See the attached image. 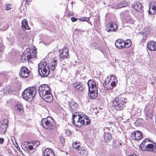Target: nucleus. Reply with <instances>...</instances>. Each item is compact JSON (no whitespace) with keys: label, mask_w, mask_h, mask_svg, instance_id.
<instances>
[{"label":"nucleus","mask_w":156,"mask_h":156,"mask_svg":"<svg viewBox=\"0 0 156 156\" xmlns=\"http://www.w3.org/2000/svg\"><path fill=\"white\" fill-rule=\"evenodd\" d=\"M38 93L40 96L45 101L51 102L53 101V97L51 93L49 86L46 84L40 85L38 88Z\"/></svg>","instance_id":"obj_1"},{"label":"nucleus","mask_w":156,"mask_h":156,"mask_svg":"<svg viewBox=\"0 0 156 156\" xmlns=\"http://www.w3.org/2000/svg\"><path fill=\"white\" fill-rule=\"evenodd\" d=\"M41 125L44 129L50 131L51 135H54L55 133L56 125L54 119L50 117L42 119Z\"/></svg>","instance_id":"obj_2"},{"label":"nucleus","mask_w":156,"mask_h":156,"mask_svg":"<svg viewBox=\"0 0 156 156\" xmlns=\"http://www.w3.org/2000/svg\"><path fill=\"white\" fill-rule=\"evenodd\" d=\"M127 99L123 97H116L112 101V106L117 110H123Z\"/></svg>","instance_id":"obj_3"},{"label":"nucleus","mask_w":156,"mask_h":156,"mask_svg":"<svg viewBox=\"0 0 156 156\" xmlns=\"http://www.w3.org/2000/svg\"><path fill=\"white\" fill-rule=\"evenodd\" d=\"M36 55L37 50L35 47H31L27 48L21 55V61L23 62H24L25 61L35 57Z\"/></svg>","instance_id":"obj_4"},{"label":"nucleus","mask_w":156,"mask_h":156,"mask_svg":"<svg viewBox=\"0 0 156 156\" xmlns=\"http://www.w3.org/2000/svg\"><path fill=\"white\" fill-rule=\"evenodd\" d=\"M37 93V90L34 87H30L26 89L22 93V96L26 100L31 101Z\"/></svg>","instance_id":"obj_5"},{"label":"nucleus","mask_w":156,"mask_h":156,"mask_svg":"<svg viewBox=\"0 0 156 156\" xmlns=\"http://www.w3.org/2000/svg\"><path fill=\"white\" fill-rule=\"evenodd\" d=\"M38 70L40 75L43 77L47 76L49 74L50 70L45 61L41 62L38 64Z\"/></svg>","instance_id":"obj_6"},{"label":"nucleus","mask_w":156,"mask_h":156,"mask_svg":"<svg viewBox=\"0 0 156 156\" xmlns=\"http://www.w3.org/2000/svg\"><path fill=\"white\" fill-rule=\"evenodd\" d=\"M149 141V139H145L140 144V148L143 151H154V143L153 142L151 144H148L147 141Z\"/></svg>","instance_id":"obj_7"},{"label":"nucleus","mask_w":156,"mask_h":156,"mask_svg":"<svg viewBox=\"0 0 156 156\" xmlns=\"http://www.w3.org/2000/svg\"><path fill=\"white\" fill-rule=\"evenodd\" d=\"M73 123L76 126L80 127L81 125H85L86 123L85 120L83 119L82 117L79 115L73 114L72 115Z\"/></svg>","instance_id":"obj_8"},{"label":"nucleus","mask_w":156,"mask_h":156,"mask_svg":"<svg viewBox=\"0 0 156 156\" xmlns=\"http://www.w3.org/2000/svg\"><path fill=\"white\" fill-rule=\"evenodd\" d=\"M40 144L38 141L30 142V145L24 146V148L29 154H32L36 151V148Z\"/></svg>","instance_id":"obj_9"},{"label":"nucleus","mask_w":156,"mask_h":156,"mask_svg":"<svg viewBox=\"0 0 156 156\" xmlns=\"http://www.w3.org/2000/svg\"><path fill=\"white\" fill-rule=\"evenodd\" d=\"M118 27L116 23L111 22L108 23L105 26V30L108 32H115L117 31Z\"/></svg>","instance_id":"obj_10"},{"label":"nucleus","mask_w":156,"mask_h":156,"mask_svg":"<svg viewBox=\"0 0 156 156\" xmlns=\"http://www.w3.org/2000/svg\"><path fill=\"white\" fill-rule=\"evenodd\" d=\"M69 50L66 47L64 48L62 50L59 51V57L60 60L62 61L65 58H68L69 57Z\"/></svg>","instance_id":"obj_11"},{"label":"nucleus","mask_w":156,"mask_h":156,"mask_svg":"<svg viewBox=\"0 0 156 156\" xmlns=\"http://www.w3.org/2000/svg\"><path fill=\"white\" fill-rule=\"evenodd\" d=\"M69 109L72 113H74L79 108V105L77 103L72 100L68 102Z\"/></svg>","instance_id":"obj_12"},{"label":"nucleus","mask_w":156,"mask_h":156,"mask_svg":"<svg viewBox=\"0 0 156 156\" xmlns=\"http://www.w3.org/2000/svg\"><path fill=\"white\" fill-rule=\"evenodd\" d=\"M8 123V121L7 119H4L0 122V134H4L6 130Z\"/></svg>","instance_id":"obj_13"},{"label":"nucleus","mask_w":156,"mask_h":156,"mask_svg":"<svg viewBox=\"0 0 156 156\" xmlns=\"http://www.w3.org/2000/svg\"><path fill=\"white\" fill-rule=\"evenodd\" d=\"M131 7L137 11L141 12H143V8L141 3L136 2H134L132 5Z\"/></svg>","instance_id":"obj_14"},{"label":"nucleus","mask_w":156,"mask_h":156,"mask_svg":"<svg viewBox=\"0 0 156 156\" xmlns=\"http://www.w3.org/2000/svg\"><path fill=\"white\" fill-rule=\"evenodd\" d=\"M156 12V2L153 1L149 4L148 13L149 14H154Z\"/></svg>","instance_id":"obj_15"},{"label":"nucleus","mask_w":156,"mask_h":156,"mask_svg":"<svg viewBox=\"0 0 156 156\" xmlns=\"http://www.w3.org/2000/svg\"><path fill=\"white\" fill-rule=\"evenodd\" d=\"M29 73V71L27 68L25 67H22L21 69L19 75L21 77L26 78L28 76Z\"/></svg>","instance_id":"obj_16"},{"label":"nucleus","mask_w":156,"mask_h":156,"mask_svg":"<svg viewBox=\"0 0 156 156\" xmlns=\"http://www.w3.org/2000/svg\"><path fill=\"white\" fill-rule=\"evenodd\" d=\"M88 87L89 90H90V88L91 90H98V88L96 86V83L92 80H90L87 83Z\"/></svg>","instance_id":"obj_17"},{"label":"nucleus","mask_w":156,"mask_h":156,"mask_svg":"<svg viewBox=\"0 0 156 156\" xmlns=\"http://www.w3.org/2000/svg\"><path fill=\"white\" fill-rule=\"evenodd\" d=\"M73 86L75 90L80 91H82L84 89L83 84L79 83H75L73 84Z\"/></svg>","instance_id":"obj_18"},{"label":"nucleus","mask_w":156,"mask_h":156,"mask_svg":"<svg viewBox=\"0 0 156 156\" xmlns=\"http://www.w3.org/2000/svg\"><path fill=\"white\" fill-rule=\"evenodd\" d=\"M131 135L133 137H134L136 140H139L142 137V133L139 131H136L133 132L132 133Z\"/></svg>","instance_id":"obj_19"},{"label":"nucleus","mask_w":156,"mask_h":156,"mask_svg":"<svg viewBox=\"0 0 156 156\" xmlns=\"http://www.w3.org/2000/svg\"><path fill=\"white\" fill-rule=\"evenodd\" d=\"M124 41L122 39H119L116 41L115 42V46L120 49L122 48L125 47V45L124 44Z\"/></svg>","instance_id":"obj_20"},{"label":"nucleus","mask_w":156,"mask_h":156,"mask_svg":"<svg viewBox=\"0 0 156 156\" xmlns=\"http://www.w3.org/2000/svg\"><path fill=\"white\" fill-rule=\"evenodd\" d=\"M147 47L150 51H156V42L153 41H150L147 43Z\"/></svg>","instance_id":"obj_21"},{"label":"nucleus","mask_w":156,"mask_h":156,"mask_svg":"<svg viewBox=\"0 0 156 156\" xmlns=\"http://www.w3.org/2000/svg\"><path fill=\"white\" fill-rule=\"evenodd\" d=\"M104 141L105 143L107 144L112 139V136L111 134L108 132H104Z\"/></svg>","instance_id":"obj_22"},{"label":"nucleus","mask_w":156,"mask_h":156,"mask_svg":"<svg viewBox=\"0 0 156 156\" xmlns=\"http://www.w3.org/2000/svg\"><path fill=\"white\" fill-rule=\"evenodd\" d=\"M89 91L88 96L90 98L93 99L96 98L98 96V90H91Z\"/></svg>","instance_id":"obj_23"},{"label":"nucleus","mask_w":156,"mask_h":156,"mask_svg":"<svg viewBox=\"0 0 156 156\" xmlns=\"http://www.w3.org/2000/svg\"><path fill=\"white\" fill-rule=\"evenodd\" d=\"M44 156H55L54 151L49 148L45 149L44 151Z\"/></svg>","instance_id":"obj_24"},{"label":"nucleus","mask_w":156,"mask_h":156,"mask_svg":"<svg viewBox=\"0 0 156 156\" xmlns=\"http://www.w3.org/2000/svg\"><path fill=\"white\" fill-rule=\"evenodd\" d=\"M21 23L22 27L24 29H30V28L28 25L27 21L26 19H23Z\"/></svg>","instance_id":"obj_25"},{"label":"nucleus","mask_w":156,"mask_h":156,"mask_svg":"<svg viewBox=\"0 0 156 156\" xmlns=\"http://www.w3.org/2000/svg\"><path fill=\"white\" fill-rule=\"evenodd\" d=\"M127 5V2L124 1L118 4L117 5L115 6L114 8L116 9H118L122 7H126Z\"/></svg>","instance_id":"obj_26"},{"label":"nucleus","mask_w":156,"mask_h":156,"mask_svg":"<svg viewBox=\"0 0 156 156\" xmlns=\"http://www.w3.org/2000/svg\"><path fill=\"white\" fill-rule=\"evenodd\" d=\"M146 119L151 118L153 115L152 111L150 109H147L146 108L144 110Z\"/></svg>","instance_id":"obj_27"},{"label":"nucleus","mask_w":156,"mask_h":156,"mask_svg":"<svg viewBox=\"0 0 156 156\" xmlns=\"http://www.w3.org/2000/svg\"><path fill=\"white\" fill-rule=\"evenodd\" d=\"M16 110L19 113H20L23 111V107L20 104H17L15 106Z\"/></svg>","instance_id":"obj_28"},{"label":"nucleus","mask_w":156,"mask_h":156,"mask_svg":"<svg viewBox=\"0 0 156 156\" xmlns=\"http://www.w3.org/2000/svg\"><path fill=\"white\" fill-rule=\"evenodd\" d=\"M143 120L140 118L136 119L134 122V124L136 126H138L143 124Z\"/></svg>","instance_id":"obj_29"},{"label":"nucleus","mask_w":156,"mask_h":156,"mask_svg":"<svg viewBox=\"0 0 156 156\" xmlns=\"http://www.w3.org/2000/svg\"><path fill=\"white\" fill-rule=\"evenodd\" d=\"M51 70L52 71H54L55 68L57 65V61L55 60H53L51 62Z\"/></svg>","instance_id":"obj_30"},{"label":"nucleus","mask_w":156,"mask_h":156,"mask_svg":"<svg viewBox=\"0 0 156 156\" xmlns=\"http://www.w3.org/2000/svg\"><path fill=\"white\" fill-rule=\"evenodd\" d=\"M121 143L120 142L119 140H116L113 142V147L114 148L117 149L119 146L121 145Z\"/></svg>","instance_id":"obj_31"},{"label":"nucleus","mask_w":156,"mask_h":156,"mask_svg":"<svg viewBox=\"0 0 156 156\" xmlns=\"http://www.w3.org/2000/svg\"><path fill=\"white\" fill-rule=\"evenodd\" d=\"M124 44L125 47L128 48L131 46L132 44V42L130 40L128 39L124 41Z\"/></svg>","instance_id":"obj_32"},{"label":"nucleus","mask_w":156,"mask_h":156,"mask_svg":"<svg viewBox=\"0 0 156 156\" xmlns=\"http://www.w3.org/2000/svg\"><path fill=\"white\" fill-rule=\"evenodd\" d=\"M122 15L124 16V18H129V12L128 10H126L125 11L122 12L121 13Z\"/></svg>","instance_id":"obj_33"},{"label":"nucleus","mask_w":156,"mask_h":156,"mask_svg":"<svg viewBox=\"0 0 156 156\" xmlns=\"http://www.w3.org/2000/svg\"><path fill=\"white\" fill-rule=\"evenodd\" d=\"M73 147L75 149H78L80 146V143L77 142H73Z\"/></svg>","instance_id":"obj_34"},{"label":"nucleus","mask_w":156,"mask_h":156,"mask_svg":"<svg viewBox=\"0 0 156 156\" xmlns=\"http://www.w3.org/2000/svg\"><path fill=\"white\" fill-rule=\"evenodd\" d=\"M78 150L80 154L82 155L84 154L85 152L86 151L83 147H80L79 148H78Z\"/></svg>","instance_id":"obj_35"},{"label":"nucleus","mask_w":156,"mask_h":156,"mask_svg":"<svg viewBox=\"0 0 156 156\" xmlns=\"http://www.w3.org/2000/svg\"><path fill=\"white\" fill-rule=\"evenodd\" d=\"M12 5L10 4H5V8L6 10H9L12 9Z\"/></svg>","instance_id":"obj_36"},{"label":"nucleus","mask_w":156,"mask_h":156,"mask_svg":"<svg viewBox=\"0 0 156 156\" xmlns=\"http://www.w3.org/2000/svg\"><path fill=\"white\" fill-rule=\"evenodd\" d=\"M90 19V18L89 17H82L80 19V20L82 21H87Z\"/></svg>","instance_id":"obj_37"},{"label":"nucleus","mask_w":156,"mask_h":156,"mask_svg":"<svg viewBox=\"0 0 156 156\" xmlns=\"http://www.w3.org/2000/svg\"><path fill=\"white\" fill-rule=\"evenodd\" d=\"M9 28V26L8 24L6 25L5 26L2 28H1L0 29L1 30H2V31H4L6 30L8 28Z\"/></svg>","instance_id":"obj_38"},{"label":"nucleus","mask_w":156,"mask_h":156,"mask_svg":"<svg viewBox=\"0 0 156 156\" xmlns=\"http://www.w3.org/2000/svg\"><path fill=\"white\" fill-rule=\"evenodd\" d=\"M30 142H29L24 141L23 142V146L24 147L25 146H28V145H30Z\"/></svg>","instance_id":"obj_39"},{"label":"nucleus","mask_w":156,"mask_h":156,"mask_svg":"<svg viewBox=\"0 0 156 156\" xmlns=\"http://www.w3.org/2000/svg\"><path fill=\"white\" fill-rule=\"evenodd\" d=\"M111 85L112 87H110V89H112L113 87H115V82L112 81L111 83Z\"/></svg>","instance_id":"obj_40"},{"label":"nucleus","mask_w":156,"mask_h":156,"mask_svg":"<svg viewBox=\"0 0 156 156\" xmlns=\"http://www.w3.org/2000/svg\"><path fill=\"white\" fill-rule=\"evenodd\" d=\"M86 125H88L90 124V121L89 119L86 120Z\"/></svg>","instance_id":"obj_41"},{"label":"nucleus","mask_w":156,"mask_h":156,"mask_svg":"<svg viewBox=\"0 0 156 156\" xmlns=\"http://www.w3.org/2000/svg\"><path fill=\"white\" fill-rule=\"evenodd\" d=\"M71 20L73 22H74L77 21V18H76L74 17H72L71 18Z\"/></svg>","instance_id":"obj_42"},{"label":"nucleus","mask_w":156,"mask_h":156,"mask_svg":"<svg viewBox=\"0 0 156 156\" xmlns=\"http://www.w3.org/2000/svg\"><path fill=\"white\" fill-rule=\"evenodd\" d=\"M4 141V139L3 138H0V144H2Z\"/></svg>","instance_id":"obj_43"},{"label":"nucleus","mask_w":156,"mask_h":156,"mask_svg":"<svg viewBox=\"0 0 156 156\" xmlns=\"http://www.w3.org/2000/svg\"><path fill=\"white\" fill-rule=\"evenodd\" d=\"M154 144V152L156 153V143H155Z\"/></svg>","instance_id":"obj_44"},{"label":"nucleus","mask_w":156,"mask_h":156,"mask_svg":"<svg viewBox=\"0 0 156 156\" xmlns=\"http://www.w3.org/2000/svg\"><path fill=\"white\" fill-rule=\"evenodd\" d=\"M84 118L86 120L89 119L88 117L86 115L84 116Z\"/></svg>","instance_id":"obj_45"},{"label":"nucleus","mask_w":156,"mask_h":156,"mask_svg":"<svg viewBox=\"0 0 156 156\" xmlns=\"http://www.w3.org/2000/svg\"><path fill=\"white\" fill-rule=\"evenodd\" d=\"M31 0H27L26 2V3L28 2V4L29 2H31Z\"/></svg>","instance_id":"obj_46"},{"label":"nucleus","mask_w":156,"mask_h":156,"mask_svg":"<svg viewBox=\"0 0 156 156\" xmlns=\"http://www.w3.org/2000/svg\"><path fill=\"white\" fill-rule=\"evenodd\" d=\"M128 156H136V155L135 154H133L132 155H129Z\"/></svg>","instance_id":"obj_47"},{"label":"nucleus","mask_w":156,"mask_h":156,"mask_svg":"<svg viewBox=\"0 0 156 156\" xmlns=\"http://www.w3.org/2000/svg\"><path fill=\"white\" fill-rule=\"evenodd\" d=\"M2 48L0 46V51H1L2 50Z\"/></svg>","instance_id":"obj_48"},{"label":"nucleus","mask_w":156,"mask_h":156,"mask_svg":"<svg viewBox=\"0 0 156 156\" xmlns=\"http://www.w3.org/2000/svg\"><path fill=\"white\" fill-rule=\"evenodd\" d=\"M114 77V76H111V77Z\"/></svg>","instance_id":"obj_49"},{"label":"nucleus","mask_w":156,"mask_h":156,"mask_svg":"<svg viewBox=\"0 0 156 156\" xmlns=\"http://www.w3.org/2000/svg\"><path fill=\"white\" fill-rule=\"evenodd\" d=\"M0 156H4L3 155H0Z\"/></svg>","instance_id":"obj_50"},{"label":"nucleus","mask_w":156,"mask_h":156,"mask_svg":"<svg viewBox=\"0 0 156 156\" xmlns=\"http://www.w3.org/2000/svg\"><path fill=\"white\" fill-rule=\"evenodd\" d=\"M1 84L0 83V86H1Z\"/></svg>","instance_id":"obj_51"},{"label":"nucleus","mask_w":156,"mask_h":156,"mask_svg":"<svg viewBox=\"0 0 156 156\" xmlns=\"http://www.w3.org/2000/svg\"><path fill=\"white\" fill-rule=\"evenodd\" d=\"M11 90V91H13V90H12V89H11V90Z\"/></svg>","instance_id":"obj_52"}]
</instances>
